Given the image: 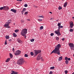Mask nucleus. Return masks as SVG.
Masks as SVG:
<instances>
[{"label":"nucleus","mask_w":74,"mask_h":74,"mask_svg":"<svg viewBox=\"0 0 74 74\" xmlns=\"http://www.w3.org/2000/svg\"><path fill=\"white\" fill-rule=\"evenodd\" d=\"M49 74H53V72L52 71H51L49 73Z\"/></svg>","instance_id":"36"},{"label":"nucleus","mask_w":74,"mask_h":74,"mask_svg":"<svg viewBox=\"0 0 74 74\" xmlns=\"http://www.w3.org/2000/svg\"><path fill=\"white\" fill-rule=\"evenodd\" d=\"M42 61H43V60H42Z\"/></svg>","instance_id":"59"},{"label":"nucleus","mask_w":74,"mask_h":74,"mask_svg":"<svg viewBox=\"0 0 74 74\" xmlns=\"http://www.w3.org/2000/svg\"><path fill=\"white\" fill-rule=\"evenodd\" d=\"M5 38L7 39H9L10 38V37L8 36H6L5 37Z\"/></svg>","instance_id":"23"},{"label":"nucleus","mask_w":74,"mask_h":74,"mask_svg":"<svg viewBox=\"0 0 74 74\" xmlns=\"http://www.w3.org/2000/svg\"><path fill=\"white\" fill-rule=\"evenodd\" d=\"M61 47V45L60 44H58L55 47V49H54L52 51L51 54L53 53L57 54L58 55H60V49Z\"/></svg>","instance_id":"1"},{"label":"nucleus","mask_w":74,"mask_h":74,"mask_svg":"<svg viewBox=\"0 0 74 74\" xmlns=\"http://www.w3.org/2000/svg\"><path fill=\"white\" fill-rule=\"evenodd\" d=\"M39 17H40L41 18H44V16H39Z\"/></svg>","instance_id":"33"},{"label":"nucleus","mask_w":74,"mask_h":74,"mask_svg":"<svg viewBox=\"0 0 74 74\" xmlns=\"http://www.w3.org/2000/svg\"><path fill=\"white\" fill-rule=\"evenodd\" d=\"M41 51L40 50H34V54L36 56L39 53H41Z\"/></svg>","instance_id":"5"},{"label":"nucleus","mask_w":74,"mask_h":74,"mask_svg":"<svg viewBox=\"0 0 74 74\" xmlns=\"http://www.w3.org/2000/svg\"><path fill=\"white\" fill-rule=\"evenodd\" d=\"M21 51L19 50H18L16 51L15 53V55L17 56L21 54Z\"/></svg>","instance_id":"7"},{"label":"nucleus","mask_w":74,"mask_h":74,"mask_svg":"<svg viewBox=\"0 0 74 74\" xmlns=\"http://www.w3.org/2000/svg\"><path fill=\"white\" fill-rule=\"evenodd\" d=\"M39 70L38 69H36V71H37Z\"/></svg>","instance_id":"49"},{"label":"nucleus","mask_w":74,"mask_h":74,"mask_svg":"<svg viewBox=\"0 0 74 74\" xmlns=\"http://www.w3.org/2000/svg\"><path fill=\"white\" fill-rule=\"evenodd\" d=\"M26 10V9L25 8L23 9V10L21 12V14H23L24 12H25Z\"/></svg>","instance_id":"13"},{"label":"nucleus","mask_w":74,"mask_h":74,"mask_svg":"<svg viewBox=\"0 0 74 74\" xmlns=\"http://www.w3.org/2000/svg\"><path fill=\"white\" fill-rule=\"evenodd\" d=\"M71 59L70 58H68L67 60H68L69 61Z\"/></svg>","instance_id":"47"},{"label":"nucleus","mask_w":74,"mask_h":74,"mask_svg":"<svg viewBox=\"0 0 74 74\" xmlns=\"http://www.w3.org/2000/svg\"><path fill=\"white\" fill-rule=\"evenodd\" d=\"M24 56L25 57H28V55H27V54H25Z\"/></svg>","instance_id":"30"},{"label":"nucleus","mask_w":74,"mask_h":74,"mask_svg":"<svg viewBox=\"0 0 74 74\" xmlns=\"http://www.w3.org/2000/svg\"><path fill=\"white\" fill-rule=\"evenodd\" d=\"M10 60V58H8L6 60L5 62H9Z\"/></svg>","instance_id":"15"},{"label":"nucleus","mask_w":74,"mask_h":74,"mask_svg":"<svg viewBox=\"0 0 74 74\" xmlns=\"http://www.w3.org/2000/svg\"><path fill=\"white\" fill-rule=\"evenodd\" d=\"M8 10L9 9V8L8 7H6V9Z\"/></svg>","instance_id":"41"},{"label":"nucleus","mask_w":74,"mask_h":74,"mask_svg":"<svg viewBox=\"0 0 74 74\" xmlns=\"http://www.w3.org/2000/svg\"><path fill=\"white\" fill-rule=\"evenodd\" d=\"M56 40H59V38H58V37H57L56 38Z\"/></svg>","instance_id":"40"},{"label":"nucleus","mask_w":74,"mask_h":74,"mask_svg":"<svg viewBox=\"0 0 74 74\" xmlns=\"http://www.w3.org/2000/svg\"><path fill=\"white\" fill-rule=\"evenodd\" d=\"M43 29V26H41L40 28V30H42Z\"/></svg>","instance_id":"19"},{"label":"nucleus","mask_w":74,"mask_h":74,"mask_svg":"<svg viewBox=\"0 0 74 74\" xmlns=\"http://www.w3.org/2000/svg\"><path fill=\"white\" fill-rule=\"evenodd\" d=\"M31 55L32 56H33L34 55V53L32 52H31Z\"/></svg>","instance_id":"24"},{"label":"nucleus","mask_w":74,"mask_h":74,"mask_svg":"<svg viewBox=\"0 0 74 74\" xmlns=\"http://www.w3.org/2000/svg\"><path fill=\"white\" fill-rule=\"evenodd\" d=\"M14 51V48H12V51Z\"/></svg>","instance_id":"48"},{"label":"nucleus","mask_w":74,"mask_h":74,"mask_svg":"<svg viewBox=\"0 0 74 74\" xmlns=\"http://www.w3.org/2000/svg\"><path fill=\"white\" fill-rule=\"evenodd\" d=\"M72 18L74 20V17H73Z\"/></svg>","instance_id":"54"},{"label":"nucleus","mask_w":74,"mask_h":74,"mask_svg":"<svg viewBox=\"0 0 74 74\" xmlns=\"http://www.w3.org/2000/svg\"><path fill=\"white\" fill-rule=\"evenodd\" d=\"M69 45L71 49L74 50V44L73 43H70Z\"/></svg>","instance_id":"6"},{"label":"nucleus","mask_w":74,"mask_h":74,"mask_svg":"<svg viewBox=\"0 0 74 74\" xmlns=\"http://www.w3.org/2000/svg\"><path fill=\"white\" fill-rule=\"evenodd\" d=\"M64 0H62V1H64Z\"/></svg>","instance_id":"62"},{"label":"nucleus","mask_w":74,"mask_h":74,"mask_svg":"<svg viewBox=\"0 0 74 74\" xmlns=\"http://www.w3.org/2000/svg\"><path fill=\"white\" fill-rule=\"evenodd\" d=\"M38 20L40 22L42 21V19H38Z\"/></svg>","instance_id":"46"},{"label":"nucleus","mask_w":74,"mask_h":74,"mask_svg":"<svg viewBox=\"0 0 74 74\" xmlns=\"http://www.w3.org/2000/svg\"><path fill=\"white\" fill-rule=\"evenodd\" d=\"M24 6L25 7H26L27 6V4H25V5H24Z\"/></svg>","instance_id":"44"},{"label":"nucleus","mask_w":74,"mask_h":74,"mask_svg":"<svg viewBox=\"0 0 74 74\" xmlns=\"http://www.w3.org/2000/svg\"><path fill=\"white\" fill-rule=\"evenodd\" d=\"M74 26V25L73 24V22L72 21L71 23L70 24V28H73V26Z\"/></svg>","instance_id":"10"},{"label":"nucleus","mask_w":74,"mask_h":74,"mask_svg":"<svg viewBox=\"0 0 74 74\" xmlns=\"http://www.w3.org/2000/svg\"><path fill=\"white\" fill-rule=\"evenodd\" d=\"M70 32H73V29H70Z\"/></svg>","instance_id":"34"},{"label":"nucleus","mask_w":74,"mask_h":74,"mask_svg":"<svg viewBox=\"0 0 74 74\" xmlns=\"http://www.w3.org/2000/svg\"><path fill=\"white\" fill-rule=\"evenodd\" d=\"M63 27V26H60L59 27H58V29L62 28Z\"/></svg>","instance_id":"21"},{"label":"nucleus","mask_w":74,"mask_h":74,"mask_svg":"<svg viewBox=\"0 0 74 74\" xmlns=\"http://www.w3.org/2000/svg\"><path fill=\"white\" fill-rule=\"evenodd\" d=\"M17 1H19V0H16Z\"/></svg>","instance_id":"56"},{"label":"nucleus","mask_w":74,"mask_h":74,"mask_svg":"<svg viewBox=\"0 0 74 74\" xmlns=\"http://www.w3.org/2000/svg\"><path fill=\"white\" fill-rule=\"evenodd\" d=\"M62 9V8L61 6H59L58 7V9L59 10H61Z\"/></svg>","instance_id":"29"},{"label":"nucleus","mask_w":74,"mask_h":74,"mask_svg":"<svg viewBox=\"0 0 74 74\" xmlns=\"http://www.w3.org/2000/svg\"><path fill=\"white\" fill-rule=\"evenodd\" d=\"M3 10H5V9H6V7L5 6H4L3 7Z\"/></svg>","instance_id":"32"},{"label":"nucleus","mask_w":74,"mask_h":74,"mask_svg":"<svg viewBox=\"0 0 74 74\" xmlns=\"http://www.w3.org/2000/svg\"><path fill=\"white\" fill-rule=\"evenodd\" d=\"M52 20V18H51L50 20Z\"/></svg>","instance_id":"58"},{"label":"nucleus","mask_w":74,"mask_h":74,"mask_svg":"<svg viewBox=\"0 0 74 74\" xmlns=\"http://www.w3.org/2000/svg\"><path fill=\"white\" fill-rule=\"evenodd\" d=\"M3 9V7H1V8H0V10H2Z\"/></svg>","instance_id":"39"},{"label":"nucleus","mask_w":74,"mask_h":74,"mask_svg":"<svg viewBox=\"0 0 74 74\" xmlns=\"http://www.w3.org/2000/svg\"><path fill=\"white\" fill-rule=\"evenodd\" d=\"M73 56H74V54H73Z\"/></svg>","instance_id":"60"},{"label":"nucleus","mask_w":74,"mask_h":74,"mask_svg":"<svg viewBox=\"0 0 74 74\" xmlns=\"http://www.w3.org/2000/svg\"><path fill=\"white\" fill-rule=\"evenodd\" d=\"M27 29L26 28H25L24 29H23L21 32V35L22 36H24L27 33Z\"/></svg>","instance_id":"3"},{"label":"nucleus","mask_w":74,"mask_h":74,"mask_svg":"<svg viewBox=\"0 0 74 74\" xmlns=\"http://www.w3.org/2000/svg\"><path fill=\"white\" fill-rule=\"evenodd\" d=\"M65 62H66V64H68L69 63V61L66 60L65 61Z\"/></svg>","instance_id":"26"},{"label":"nucleus","mask_w":74,"mask_h":74,"mask_svg":"<svg viewBox=\"0 0 74 74\" xmlns=\"http://www.w3.org/2000/svg\"><path fill=\"white\" fill-rule=\"evenodd\" d=\"M13 36L14 37H16L17 36V35L15 33L13 34Z\"/></svg>","instance_id":"20"},{"label":"nucleus","mask_w":74,"mask_h":74,"mask_svg":"<svg viewBox=\"0 0 74 74\" xmlns=\"http://www.w3.org/2000/svg\"><path fill=\"white\" fill-rule=\"evenodd\" d=\"M34 39H32L31 40V42H34Z\"/></svg>","instance_id":"28"},{"label":"nucleus","mask_w":74,"mask_h":74,"mask_svg":"<svg viewBox=\"0 0 74 74\" xmlns=\"http://www.w3.org/2000/svg\"><path fill=\"white\" fill-rule=\"evenodd\" d=\"M11 73L12 74H18V73L16 71H11Z\"/></svg>","instance_id":"12"},{"label":"nucleus","mask_w":74,"mask_h":74,"mask_svg":"<svg viewBox=\"0 0 74 74\" xmlns=\"http://www.w3.org/2000/svg\"><path fill=\"white\" fill-rule=\"evenodd\" d=\"M11 11H12V12H14V13H16L17 12V10H15L13 9H11L10 10Z\"/></svg>","instance_id":"11"},{"label":"nucleus","mask_w":74,"mask_h":74,"mask_svg":"<svg viewBox=\"0 0 74 74\" xmlns=\"http://www.w3.org/2000/svg\"><path fill=\"white\" fill-rule=\"evenodd\" d=\"M55 68V67L54 66H53L52 67H51L50 68V69L51 70H53Z\"/></svg>","instance_id":"22"},{"label":"nucleus","mask_w":74,"mask_h":74,"mask_svg":"<svg viewBox=\"0 0 74 74\" xmlns=\"http://www.w3.org/2000/svg\"><path fill=\"white\" fill-rule=\"evenodd\" d=\"M18 29H16L15 30V32L17 33L19 32Z\"/></svg>","instance_id":"25"},{"label":"nucleus","mask_w":74,"mask_h":74,"mask_svg":"<svg viewBox=\"0 0 74 74\" xmlns=\"http://www.w3.org/2000/svg\"><path fill=\"white\" fill-rule=\"evenodd\" d=\"M73 30H74V29H73Z\"/></svg>","instance_id":"63"},{"label":"nucleus","mask_w":74,"mask_h":74,"mask_svg":"<svg viewBox=\"0 0 74 74\" xmlns=\"http://www.w3.org/2000/svg\"><path fill=\"white\" fill-rule=\"evenodd\" d=\"M10 23V22H6L5 24L4 25V27L5 28H10V27L9 26Z\"/></svg>","instance_id":"4"},{"label":"nucleus","mask_w":74,"mask_h":74,"mask_svg":"<svg viewBox=\"0 0 74 74\" xmlns=\"http://www.w3.org/2000/svg\"><path fill=\"white\" fill-rule=\"evenodd\" d=\"M61 23H58V25H57V26H58V27H59L61 25Z\"/></svg>","instance_id":"27"},{"label":"nucleus","mask_w":74,"mask_h":74,"mask_svg":"<svg viewBox=\"0 0 74 74\" xmlns=\"http://www.w3.org/2000/svg\"><path fill=\"white\" fill-rule=\"evenodd\" d=\"M22 1V0H19V1Z\"/></svg>","instance_id":"52"},{"label":"nucleus","mask_w":74,"mask_h":74,"mask_svg":"<svg viewBox=\"0 0 74 74\" xmlns=\"http://www.w3.org/2000/svg\"><path fill=\"white\" fill-rule=\"evenodd\" d=\"M11 74H12V73H11Z\"/></svg>","instance_id":"61"},{"label":"nucleus","mask_w":74,"mask_h":74,"mask_svg":"<svg viewBox=\"0 0 74 74\" xmlns=\"http://www.w3.org/2000/svg\"><path fill=\"white\" fill-rule=\"evenodd\" d=\"M68 4V3L67 2H65V3L64 5V7H66V6H67V5Z\"/></svg>","instance_id":"14"},{"label":"nucleus","mask_w":74,"mask_h":74,"mask_svg":"<svg viewBox=\"0 0 74 74\" xmlns=\"http://www.w3.org/2000/svg\"><path fill=\"white\" fill-rule=\"evenodd\" d=\"M18 42L20 44H22V41L21 40H18Z\"/></svg>","instance_id":"18"},{"label":"nucleus","mask_w":74,"mask_h":74,"mask_svg":"<svg viewBox=\"0 0 74 74\" xmlns=\"http://www.w3.org/2000/svg\"><path fill=\"white\" fill-rule=\"evenodd\" d=\"M10 57L11 58H12L13 57V56L12 54H11V53H10Z\"/></svg>","instance_id":"16"},{"label":"nucleus","mask_w":74,"mask_h":74,"mask_svg":"<svg viewBox=\"0 0 74 74\" xmlns=\"http://www.w3.org/2000/svg\"><path fill=\"white\" fill-rule=\"evenodd\" d=\"M5 45H7V40H6L5 43Z\"/></svg>","instance_id":"42"},{"label":"nucleus","mask_w":74,"mask_h":74,"mask_svg":"<svg viewBox=\"0 0 74 74\" xmlns=\"http://www.w3.org/2000/svg\"><path fill=\"white\" fill-rule=\"evenodd\" d=\"M72 74H74V72Z\"/></svg>","instance_id":"57"},{"label":"nucleus","mask_w":74,"mask_h":74,"mask_svg":"<svg viewBox=\"0 0 74 74\" xmlns=\"http://www.w3.org/2000/svg\"><path fill=\"white\" fill-rule=\"evenodd\" d=\"M64 72L65 74H67L68 73V72L67 71H64Z\"/></svg>","instance_id":"31"},{"label":"nucleus","mask_w":74,"mask_h":74,"mask_svg":"<svg viewBox=\"0 0 74 74\" xmlns=\"http://www.w3.org/2000/svg\"><path fill=\"white\" fill-rule=\"evenodd\" d=\"M62 59V56H61L59 58V59H58V60L59 61H61V60Z\"/></svg>","instance_id":"17"},{"label":"nucleus","mask_w":74,"mask_h":74,"mask_svg":"<svg viewBox=\"0 0 74 74\" xmlns=\"http://www.w3.org/2000/svg\"><path fill=\"white\" fill-rule=\"evenodd\" d=\"M9 41H12V40L11 39H10V40H9Z\"/></svg>","instance_id":"50"},{"label":"nucleus","mask_w":74,"mask_h":74,"mask_svg":"<svg viewBox=\"0 0 74 74\" xmlns=\"http://www.w3.org/2000/svg\"><path fill=\"white\" fill-rule=\"evenodd\" d=\"M25 62L24 59L21 58L18 61L17 63L18 65H22Z\"/></svg>","instance_id":"2"},{"label":"nucleus","mask_w":74,"mask_h":74,"mask_svg":"<svg viewBox=\"0 0 74 74\" xmlns=\"http://www.w3.org/2000/svg\"><path fill=\"white\" fill-rule=\"evenodd\" d=\"M28 12H26L25 13V14H24L25 15H26V14H28Z\"/></svg>","instance_id":"37"},{"label":"nucleus","mask_w":74,"mask_h":74,"mask_svg":"<svg viewBox=\"0 0 74 74\" xmlns=\"http://www.w3.org/2000/svg\"><path fill=\"white\" fill-rule=\"evenodd\" d=\"M21 22H22V21H21Z\"/></svg>","instance_id":"64"},{"label":"nucleus","mask_w":74,"mask_h":74,"mask_svg":"<svg viewBox=\"0 0 74 74\" xmlns=\"http://www.w3.org/2000/svg\"><path fill=\"white\" fill-rule=\"evenodd\" d=\"M13 63L14 64H16V62H14Z\"/></svg>","instance_id":"51"},{"label":"nucleus","mask_w":74,"mask_h":74,"mask_svg":"<svg viewBox=\"0 0 74 74\" xmlns=\"http://www.w3.org/2000/svg\"><path fill=\"white\" fill-rule=\"evenodd\" d=\"M25 35H26V34H25L24 36H23V35H22V36H24L25 37V39L26 38V36Z\"/></svg>","instance_id":"43"},{"label":"nucleus","mask_w":74,"mask_h":74,"mask_svg":"<svg viewBox=\"0 0 74 74\" xmlns=\"http://www.w3.org/2000/svg\"><path fill=\"white\" fill-rule=\"evenodd\" d=\"M62 41H64V40H65V38H63L62 39Z\"/></svg>","instance_id":"45"},{"label":"nucleus","mask_w":74,"mask_h":74,"mask_svg":"<svg viewBox=\"0 0 74 74\" xmlns=\"http://www.w3.org/2000/svg\"><path fill=\"white\" fill-rule=\"evenodd\" d=\"M49 13H51V14L52 13L51 12H49Z\"/></svg>","instance_id":"55"},{"label":"nucleus","mask_w":74,"mask_h":74,"mask_svg":"<svg viewBox=\"0 0 74 74\" xmlns=\"http://www.w3.org/2000/svg\"><path fill=\"white\" fill-rule=\"evenodd\" d=\"M55 33L57 34L58 36H60L61 35V34L60 32V29H58L57 30L55 31Z\"/></svg>","instance_id":"8"},{"label":"nucleus","mask_w":74,"mask_h":74,"mask_svg":"<svg viewBox=\"0 0 74 74\" xmlns=\"http://www.w3.org/2000/svg\"><path fill=\"white\" fill-rule=\"evenodd\" d=\"M41 58V56L40 54H38L37 57L36 58V60L37 61L39 60Z\"/></svg>","instance_id":"9"},{"label":"nucleus","mask_w":74,"mask_h":74,"mask_svg":"<svg viewBox=\"0 0 74 74\" xmlns=\"http://www.w3.org/2000/svg\"><path fill=\"white\" fill-rule=\"evenodd\" d=\"M68 58H67V57H65V60H68Z\"/></svg>","instance_id":"35"},{"label":"nucleus","mask_w":74,"mask_h":74,"mask_svg":"<svg viewBox=\"0 0 74 74\" xmlns=\"http://www.w3.org/2000/svg\"><path fill=\"white\" fill-rule=\"evenodd\" d=\"M27 20L28 21H30V20L29 19H27Z\"/></svg>","instance_id":"53"},{"label":"nucleus","mask_w":74,"mask_h":74,"mask_svg":"<svg viewBox=\"0 0 74 74\" xmlns=\"http://www.w3.org/2000/svg\"><path fill=\"white\" fill-rule=\"evenodd\" d=\"M54 34L53 33H52L51 34V36H52Z\"/></svg>","instance_id":"38"}]
</instances>
